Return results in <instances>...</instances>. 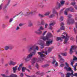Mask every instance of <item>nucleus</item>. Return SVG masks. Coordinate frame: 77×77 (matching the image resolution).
<instances>
[{"mask_svg": "<svg viewBox=\"0 0 77 77\" xmlns=\"http://www.w3.org/2000/svg\"><path fill=\"white\" fill-rule=\"evenodd\" d=\"M66 66L64 67V69H66L67 71H69L70 72H72L71 73H69V72H67L66 75V77H70V75L71 77H72V75L74 74V72H73V71L71 69V68L70 67H69V66L68 65V64L67 63H65Z\"/></svg>", "mask_w": 77, "mask_h": 77, "instance_id": "f257e3e1", "label": "nucleus"}, {"mask_svg": "<svg viewBox=\"0 0 77 77\" xmlns=\"http://www.w3.org/2000/svg\"><path fill=\"white\" fill-rule=\"evenodd\" d=\"M34 51L32 52V54H29L27 55V56H25L23 58V60H25L26 63L30 61V60L32 58V57L33 55H35L36 53V50H34Z\"/></svg>", "mask_w": 77, "mask_h": 77, "instance_id": "f03ea898", "label": "nucleus"}, {"mask_svg": "<svg viewBox=\"0 0 77 77\" xmlns=\"http://www.w3.org/2000/svg\"><path fill=\"white\" fill-rule=\"evenodd\" d=\"M66 37H65V36L63 35V37H57V38L56 40L58 41L60 40L61 42H62V38H63V39H65L64 44H66L68 41L69 40V36H68L67 34L66 35Z\"/></svg>", "mask_w": 77, "mask_h": 77, "instance_id": "7ed1b4c3", "label": "nucleus"}, {"mask_svg": "<svg viewBox=\"0 0 77 77\" xmlns=\"http://www.w3.org/2000/svg\"><path fill=\"white\" fill-rule=\"evenodd\" d=\"M52 36L51 33L49 32L47 34L46 36H41L40 38L43 39V41H48L49 40V38H51Z\"/></svg>", "mask_w": 77, "mask_h": 77, "instance_id": "20e7f679", "label": "nucleus"}, {"mask_svg": "<svg viewBox=\"0 0 77 77\" xmlns=\"http://www.w3.org/2000/svg\"><path fill=\"white\" fill-rule=\"evenodd\" d=\"M60 3L57 2L56 4V6H55V9H56L58 10L60 9V7H61V5H64L65 2L64 1H60Z\"/></svg>", "mask_w": 77, "mask_h": 77, "instance_id": "39448f33", "label": "nucleus"}, {"mask_svg": "<svg viewBox=\"0 0 77 77\" xmlns=\"http://www.w3.org/2000/svg\"><path fill=\"white\" fill-rule=\"evenodd\" d=\"M71 17H72L71 15H70L68 16V17L69 18V19L67 20V24H73V23H74L75 22L74 19H69Z\"/></svg>", "mask_w": 77, "mask_h": 77, "instance_id": "423d86ee", "label": "nucleus"}, {"mask_svg": "<svg viewBox=\"0 0 77 77\" xmlns=\"http://www.w3.org/2000/svg\"><path fill=\"white\" fill-rule=\"evenodd\" d=\"M70 11L72 12H75V11H74V9H73V8L72 7H70V8H67L64 11V14L65 15H68V13H67V12L68 11Z\"/></svg>", "mask_w": 77, "mask_h": 77, "instance_id": "0eeeda50", "label": "nucleus"}, {"mask_svg": "<svg viewBox=\"0 0 77 77\" xmlns=\"http://www.w3.org/2000/svg\"><path fill=\"white\" fill-rule=\"evenodd\" d=\"M77 48V46H72L71 47L70 49V54H72V53H73V51H72V50H75V49Z\"/></svg>", "mask_w": 77, "mask_h": 77, "instance_id": "6e6552de", "label": "nucleus"}, {"mask_svg": "<svg viewBox=\"0 0 77 77\" xmlns=\"http://www.w3.org/2000/svg\"><path fill=\"white\" fill-rule=\"evenodd\" d=\"M60 25L61 26V27L60 28V29L57 30V32L59 33L60 32L61 30H65V26H64V23H62Z\"/></svg>", "mask_w": 77, "mask_h": 77, "instance_id": "1a4fd4ad", "label": "nucleus"}, {"mask_svg": "<svg viewBox=\"0 0 77 77\" xmlns=\"http://www.w3.org/2000/svg\"><path fill=\"white\" fill-rule=\"evenodd\" d=\"M10 1H11V0H9L8 2L4 6L3 9L4 11H6V9L7 8V7H8L9 5V3H10Z\"/></svg>", "mask_w": 77, "mask_h": 77, "instance_id": "9d476101", "label": "nucleus"}, {"mask_svg": "<svg viewBox=\"0 0 77 77\" xmlns=\"http://www.w3.org/2000/svg\"><path fill=\"white\" fill-rule=\"evenodd\" d=\"M34 50H35V46H32V47H30L28 49V50L29 52H31L32 50L33 51H34Z\"/></svg>", "mask_w": 77, "mask_h": 77, "instance_id": "9b49d317", "label": "nucleus"}, {"mask_svg": "<svg viewBox=\"0 0 77 77\" xmlns=\"http://www.w3.org/2000/svg\"><path fill=\"white\" fill-rule=\"evenodd\" d=\"M40 45H41V46H42V47H40L42 49L44 48V46L45 45V43L44 42V41H42L41 42Z\"/></svg>", "mask_w": 77, "mask_h": 77, "instance_id": "f8f14e48", "label": "nucleus"}, {"mask_svg": "<svg viewBox=\"0 0 77 77\" xmlns=\"http://www.w3.org/2000/svg\"><path fill=\"white\" fill-rule=\"evenodd\" d=\"M30 14H31V15H33V12L32 11L30 12L29 13L27 12L24 15L26 17V16H28V15H29Z\"/></svg>", "mask_w": 77, "mask_h": 77, "instance_id": "ddd939ff", "label": "nucleus"}, {"mask_svg": "<svg viewBox=\"0 0 77 77\" xmlns=\"http://www.w3.org/2000/svg\"><path fill=\"white\" fill-rule=\"evenodd\" d=\"M52 42H53V41H47L46 42V45H47V46H49V45H50V44H52Z\"/></svg>", "mask_w": 77, "mask_h": 77, "instance_id": "4468645a", "label": "nucleus"}, {"mask_svg": "<svg viewBox=\"0 0 77 77\" xmlns=\"http://www.w3.org/2000/svg\"><path fill=\"white\" fill-rule=\"evenodd\" d=\"M43 53H44V52H38V55H40V57H44V54H43Z\"/></svg>", "mask_w": 77, "mask_h": 77, "instance_id": "2eb2a0df", "label": "nucleus"}, {"mask_svg": "<svg viewBox=\"0 0 77 77\" xmlns=\"http://www.w3.org/2000/svg\"><path fill=\"white\" fill-rule=\"evenodd\" d=\"M36 59H37L35 58H34L32 59L31 62V63H32V65H33L34 63H35V62H36Z\"/></svg>", "mask_w": 77, "mask_h": 77, "instance_id": "dca6fc26", "label": "nucleus"}, {"mask_svg": "<svg viewBox=\"0 0 77 77\" xmlns=\"http://www.w3.org/2000/svg\"><path fill=\"white\" fill-rule=\"evenodd\" d=\"M55 62H56V63L55 64V66H58V64H57V62H56V60H54V59L53 60V62H52V64H54Z\"/></svg>", "mask_w": 77, "mask_h": 77, "instance_id": "f3484780", "label": "nucleus"}, {"mask_svg": "<svg viewBox=\"0 0 77 77\" xmlns=\"http://www.w3.org/2000/svg\"><path fill=\"white\" fill-rule=\"evenodd\" d=\"M52 14H54V15H55V14H56V15L57 16L58 13H57V12L55 10V9H53Z\"/></svg>", "mask_w": 77, "mask_h": 77, "instance_id": "a211bd4d", "label": "nucleus"}, {"mask_svg": "<svg viewBox=\"0 0 77 77\" xmlns=\"http://www.w3.org/2000/svg\"><path fill=\"white\" fill-rule=\"evenodd\" d=\"M16 64H17V63L14 62L12 61H11L9 63V65H16Z\"/></svg>", "mask_w": 77, "mask_h": 77, "instance_id": "6ab92c4d", "label": "nucleus"}, {"mask_svg": "<svg viewBox=\"0 0 77 77\" xmlns=\"http://www.w3.org/2000/svg\"><path fill=\"white\" fill-rule=\"evenodd\" d=\"M35 33H36V34H37V35H40L42 34V32L40 31L39 32L35 31Z\"/></svg>", "mask_w": 77, "mask_h": 77, "instance_id": "aec40b11", "label": "nucleus"}, {"mask_svg": "<svg viewBox=\"0 0 77 77\" xmlns=\"http://www.w3.org/2000/svg\"><path fill=\"white\" fill-rule=\"evenodd\" d=\"M36 74V75H41V76H43V74L41 73H40V72L39 71H38L35 73Z\"/></svg>", "mask_w": 77, "mask_h": 77, "instance_id": "412c9836", "label": "nucleus"}, {"mask_svg": "<svg viewBox=\"0 0 77 77\" xmlns=\"http://www.w3.org/2000/svg\"><path fill=\"white\" fill-rule=\"evenodd\" d=\"M44 28H43L42 26H41L40 27L39 29L37 30V31H41V30H44Z\"/></svg>", "mask_w": 77, "mask_h": 77, "instance_id": "4be33fe9", "label": "nucleus"}, {"mask_svg": "<svg viewBox=\"0 0 77 77\" xmlns=\"http://www.w3.org/2000/svg\"><path fill=\"white\" fill-rule=\"evenodd\" d=\"M61 55H62V56H66L68 55V54H67V53L66 52L61 53Z\"/></svg>", "mask_w": 77, "mask_h": 77, "instance_id": "5701e85b", "label": "nucleus"}, {"mask_svg": "<svg viewBox=\"0 0 77 77\" xmlns=\"http://www.w3.org/2000/svg\"><path fill=\"white\" fill-rule=\"evenodd\" d=\"M9 50H12L14 48V46L11 45H8Z\"/></svg>", "mask_w": 77, "mask_h": 77, "instance_id": "b1692460", "label": "nucleus"}, {"mask_svg": "<svg viewBox=\"0 0 77 77\" xmlns=\"http://www.w3.org/2000/svg\"><path fill=\"white\" fill-rule=\"evenodd\" d=\"M41 24L43 26H44V24H45V22L42 19L41 20Z\"/></svg>", "mask_w": 77, "mask_h": 77, "instance_id": "393cba45", "label": "nucleus"}, {"mask_svg": "<svg viewBox=\"0 0 77 77\" xmlns=\"http://www.w3.org/2000/svg\"><path fill=\"white\" fill-rule=\"evenodd\" d=\"M58 57L59 58H60V63H62V60H63V59L62 58V57H61V56H60V55H59Z\"/></svg>", "mask_w": 77, "mask_h": 77, "instance_id": "a878e982", "label": "nucleus"}, {"mask_svg": "<svg viewBox=\"0 0 77 77\" xmlns=\"http://www.w3.org/2000/svg\"><path fill=\"white\" fill-rule=\"evenodd\" d=\"M49 66V65L48 64H45V65H42V67H43V68H46V67L48 66Z\"/></svg>", "mask_w": 77, "mask_h": 77, "instance_id": "bb28decb", "label": "nucleus"}, {"mask_svg": "<svg viewBox=\"0 0 77 77\" xmlns=\"http://www.w3.org/2000/svg\"><path fill=\"white\" fill-rule=\"evenodd\" d=\"M38 16L40 18H44L45 17V16L43 15V14H39Z\"/></svg>", "mask_w": 77, "mask_h": 77, "instance_id": "cd10ccee", "label": "nucleus"}, {"mask_svg": "<svg viewBox=\"0 0 77 77\" xmlns=\"http://www.w3.org/2000/svg\"><path fill=\"white\" fill-rule=\"evenodd\" d=\"M5 50H8L9 49V46H6L4 48Z\"/></svg>", "mask_w": 77, "mask_h": 77, "instance_id": "c85d7f7f", "label": "nucleus"}, {"mask_svg": "<svg viewBox=\"0 0 77 77\" xmlns=\"http://www.w3.org/2000/svg\"><path fill=\"white\" fill-rule=\"evenodd\" d=\"M55 17V14H51L50 16H49V18H53V17Z\"/></svg>", "mask_w": 77, "mask_h": 77, "instance_id": "c756f323", "label": "nucleus"}, {"mask_svg": "<svg viewBox=\"0 0 77 77\" xmlns=\"http://www.w3.org/2000/svg\"><path fill=\"white\" fill-rule=\"evenodd\" d=\"M10 77H17V75L12 74L10 76Z\"/></svg>", "mask_w": 77, "mask_h": 77, "instance_id": "7c9ffc66", "label": "nucleus"}, {"mask_svg": "<svg viewBox=\"0 0 77 77\" xmlns=\"http://www.w3.org/2000/svg\"><path fill=\"white\" fill-rule=\"evenodd\" d=\"M26 70V68L23 67L22 68V72H25V70Z\"/></svg>", "mask_w": 77, "mask_h": 77, "instance_id": "2f4dec72", "label": "nucleus"}, {"mask_svg": "<svg viewBox=\"0 0 77 77\" xmlns=\"http://www.w3.org/2000/svg\"><path fill=\"white\" fill-rule=\"evenodd\" d=\"M38 60L41 62H42L43 60H44V59L42 58H39L38 59Z\"/></svg>", "mask_w": 77, "mask_h": 77, "instance_id": "473e14b6", "label": "nucleus"}, {"mask_svg": "<svg viewBox=\"0 0 77 77\" xmlns=\"http://www.w3.org/2000/svg\"><path fill=\"white\" fill-rule=\"evenodd\" d=\"M17 68H15L14 67H13V70L14 71V73H15V72H16V71H17Z\"/></svg>", "mask_w": 77, "mask_h": 77, "instance_id": "72a5a7b5", "label": "nucleus"}, {"mask_svg": "<svg viewBox=\"0 0 77 77\" xmlns=\"http://www.w3.org/2000/svg\"><path fill=\"white\" fill-rule=\"evenodd\" d=\"M52 50V48H49L48 49V53H50V52Z\"/></svg>", "mask_w": 77, "mask_h": 77, "instance_id": "f704fd0d", "label": "nucleus"}, {"mask_svg": "<svg viewBox=\"0 0 77 77\" xmlns=\"http://www.w3.org/2000/svg\"><path fill=\"white\" fill-rule=\"evenodd\" d=\"M50 14V12H47L44 14V15H45V16H47L48 15H49Z\"/></svg>", "mask_w": 77, "mask_h": 77, "instance_id": "c9c22d12", "label": "nucleus"}, {"mask_svg": "<svg viewBox=\"0 0 77 77\" xmlns=\"http://www.w3.org/2000/svg\"><path fill=\"white\" fill-rule=\"evenodd\" d=\"M73 60H76L77 61V58L75 56H73Z\"/></svg>", "mask_w": 77, "mask_h": 77, "instance_id": "e433bc0d", "label": "nucleus"}, {"mask_svg": "<svg viewBox=\"0 0 77 77\" xmlns=\"http://www.w3.org/2000/svg\"><path fill=\"white\" fill-rule=\"evenodd\" d=\"M71 63L70 64V65H72V66H73V64L74 63V60H72L71 61Z\"/></svg>", "mask_w": 77, "mask_h": 77, "instance_id": "4c0bfd02", "label": "nucleus"}, {"mask_svg": "<svg viewBox=\"0 0 77 77\" xmlns=\"http://www.w3.org/2000/svg\"><path fill=\"white\" fill-rule=\"evenodd\" d=\"M72 77H73V76L77 77V73H75L74 74L73 73V74H72Z\"/></svg>", "mask_w": 77, "mask_h": 77, "instance_id": "58836bf2", "label": "nucleus"}, {"mask_svg": "<svg viewBox=\"0 0 77 77\" xmlns=\"http://www.w3.org/2000/svg\"><path fill=\"white\" fill-rule=\"evenodd\" d=\"M22 41H27V39L26 38H23L22 39Z\"/></svg>", "mask_w": 77, "mask_h": 77, "instance_id": "ea45409f", "label": "nucleus"}, {"mask_svg": "<svg viewBox=\"0 0 77 77\" xmlns=\"http://www.w3.org/2000/svg\"><path fill=\"white\" fill-rule=\"evenodd\" d=\"M71 5H72L73 6H74L75 5V2H72L71 3Z\"/></svg>", "mask_w": 77, "mask_h": 77, "instance_id": "a19ab883", "label": "nucleus"}, {"mask_svg": "<svg viewBox=\"0 0 77 77\" xmlns=\"http://www.w3.org/2000/svg\"><path fill=\"white\" fill-rule=\"evenodd\" d=\"M60 19L61 21H62L63 20V17L62 16H61L60 18Z\"/></svg>", "mask_w": 77, "mask_h": 77, "instance_id": "79ce46f5", "label": "nucleus"}, {"mask_svg": "<svg viewBox=\"0 0 77 77\" xmlns=\"http://www.w3.org/2000/svg\"><path fill=\"white\" fill-rule=\"evenodd\" d=\"M63 66H64V64L61 63L60 64V67H61L62 68V67H63Z\"/></svg>", "mask_w": 77, "mask_h": 77, "instance_id": "37998d69", "label": "nucleus"}, {"mask_svg": "<svg viewBox=\"0 0 77 77\" xmlns=\"http://www.w3.org/2000/svg\"><path fill=\"white\" fill-rule=\"evenodd\" d=\"M2 6H3V4H2L0 5V11L3 8Z\"/></svg>", "mask_w": 77, "mask_h": 77, "instance_id": "c03bdc74", "label": "nucleus"}, {"mask_svg": "<svg viewBox=\"0 0 77 77\" xmlns=\"http://www.w3.org/2000/svg\"><path fill=\"white\" fill-rule=\"evenodd\" d=\"M35 66L38 69V68H39V65H38V64L37 63H36Z\"/></svg>", "mask_w": 77, "mask_h": 77, "instance_id": "a18cd8bd", "label": "nucleus"}, {"mask_svg": "<svg viewBox=\"0 0 77 77\" xmlns=\"http://www.w3.org/2000/svg\"><path fill=\"white\" fill-rule=\"evenodd\" d=\"M33 26V24L32 23H29L28 25V26L29 27H31V26Z\"/></svg>", "mask_w": 77, "mask_h": 77, "instance_id": "49530a36", "label": "nucleus"}, {"mask_svg": "<svg viewBox=\"0 0 77 77\" xmlns=\"http://www.w3.org/2000/svg\"><path fill=\"white\" fill-rule=\"evenodd\" d=\"M48 26V24H47V23H45V29H47Z\"/></svg>", "mask_w": 77, "mask_h": 77, "instance_id": "de8ad7c7", "label": "nucleus"}, {"mask_svg": "<svg viewBox=\"0 0 77 77\" xmlns=\"http://www.w3.org/2000/svg\"><path fill=\"white\" fill-rule=\"evenodd\" d=\"M74 31L75 33V34H76V33H77V30H76L75 29V28H74Z\"/></svg>", "mask_w": 77, "mask_h": 77, "instance_id": "09e8293b", "label": "nucleus"}, {"mask_svg": "<svg viewBox=\"0 0 77 77\" xmlns=\"http://www.w3.org/2000/svg\"><path fill=\"white\" fill-rule=\"evenodd\" d=\"M23 76H24V73L23 72L21 73L20 75V77H23Z\"/></svg>", "mask_w": 77, "mask_h": 77, "instance_id": "8fccbe9b", "label": "nucleus"}, {"mask_svg": "<svg viewBox=\"0 0 77 77\" xmlns=\"http://www.w3.org/2000/svg\"><path fill=\"white\" fill-rule=\"evenodd\" d=\"M21 12H22V11H21L20 13H19V14H17L16 15H15V16H14V17L13 18H15V17H16V16H18V15H20V14H21Z\"/></svg>", "mask_w": 77, "mask_h": 77, "instance_id": "3c124183", "label": "nucleus"}, {"mask_svg": "<svg viewBox=\"0 0 77 77\" xmlns=\"http://www.w3.org/2000/svg\"><path fill=\"white\" fill-rule=\"evenodd\" d=\"M21 69V68L20 67H19L17 69L18 71H20Z\"/></svg>", "mask_w": 77, "mask_h": 77, "instance_id": "603ef678", "label": "nucleus"}, {"mask_svg": "<svg viewBox=\"0 0 77 77\" xmlns=\"http://www.w3.org/2000/svg\"><path fill=\"white\" fill-rule=\"evenodd\" d=\"M20 28L19 26H17L16 28V30H20Z\"/></svg>", "mask_w": 77, "mask_h": 77, "instance_id": "864d4df0", "label": "nucleus"}, {"mask_svg": "<svg viewBox=\"0 0 77 77\" xmlns=\"http://www.w3.org/2000/svg\"><path fill=\"white\" fill-rule=\"evenodd\" d=\"M23 24L22 23H20L19 24V26L20 27H21L23 26Z\"/></svg>", "mask_w": 77, "mask_h": 77, "instance_id": "5fc2aeb1", "label": "nucleus"}, {"mask_svg": "<svg viewBox=\"0 0 77 77\" xmlns=\"http://www.w3.org/2000/svg\"><path fill=\"white\" fill-rule=\"evenodd\" d=\"M35 50H39V49L38 48V47L36 46L35 48Z\"/></svg>", "mask_w": 77, "mask_h": 77, "instance_id": "6e6d98bb", "label": "nucleus"}, {"mask_svg": "<svg viewBox=\"0 0 77 77\" xmlns=\"http://www.w3.org/2000/svg\"><path fill=\"white\" fill-rule=\"evenodd\" d=\"M74 70L75 71L77 70V69L76 68V66H75L74 67Z\"/></svg>", "mask_w": 77, "mask_h": 77, "instance_id": "4d7b16f0", "label": "nucleus"}, {"mask_svg": "<svg viewBox=\"0 0 77 77\" xmlns=\"http://www.w3.org/2000/svg\"><path fill=\"white\" fill-rule=\"evenodd\" d=\"M12 21H13V19L11 18L9 22L11 23V22H12Z\"/></svg>", "mask_w": 77, "mask_h": 77, "instance_id": "13d9d810", "label": "nucleus"}, {"mask_svg": "<svg viewBox=\"0 0 77 77\" xmlns=\"http://www.w3.org/2000/svg\"><path fill=\"white\" fill-rule=\"evenodd\" d=\"M49 29L50 30H52L53 29V27H52L51 26H50L49 28Z\"/></svg>", "mask_w": 77, "mask_h": 77, "instance_id": "bf43d9fd", "label": "nucleus"}, {"mask_svg": "<svg viewBox=\"0 0 77 77\" xmlns=\"http://www.w3.org/2000/svg\"><path fill=\"white\" fill-rule=\"evenodd\" d=\"M22 66H23V64L22 63L21 64H20L19 65V67H20V68H21V67H22Z\"/></svg>", "mask_w": 77, "mask_h": 77, "instance_id": "052dcab7", "label": "nucleus"}, {"mask_svg": "<svg viewBox=\"0 0 77 77\" xmlns=\"http://www.w3.org/2000/svg\"><path fill=\"white\" fill-rule=\"evenodd\" d=\"M5 18L6 19H8V18H9V16H5Z\"/></svg>", "mask_w": 77, "mask_h": 77, "instance_id": "680f3d73", "label": "nucleus"}, {"mask_svg": "<svg viewBox=\"0 0 77 77\" xmlns=\"http://www.w3.org/2000/svg\"><path fill=\"white\" fill-rule=\"evenodd\" d=\"M47 32V31H45L43 34V36H44V35H45V33H46V32Z\"/></svg>", "mask_w": 77, "mask_h": 77, "instance_id": "e2e57ef3", "label": "nucleus"}, {"mask_svg": "<svg viewBox=\"0 0 77 77\" xmlns=\"http://www.w3.org/2000/svg\"><path fill=\"white\" fill-rule=\"evenodd\" d=\"M1 61L2 62H3V61H4V59L3 58H2Z\"/></svg>", "mask_w": 77, "mask_h": 77, "instance_id": "0e129e2a", "label": "nucleus"}, {"mask_svg": "<svg viewBox=\"0 0 77 77\" xmlns=\"http://www.w3.org/2000/svg\"><path fill=\"white\" fill-rule=\"evenodd\" d=\"M54 25V23H52L50 24V26H53Z\"/></svg>", "mask_w": 77, "mask_h": 77, "instance_id": "69168bd1", "label": "nucleus"}, {"mask_svg": "<svg viewBox=\"0 0 77 77\" xmlns=\"http://www.w3.org/2000/svg\"><path fill=\"white\" fill-rule=\"evenodd\" d=\"M75 8L76 10H77V5L75 6Z\"/></svg>", "mask_w": 77, "mask_h": 77, "instance_id": "338daca9", "label": "nucleus"}, {"mask_svg": "<svg viewBox=\"0 0 77 77\" xmlns=\"http://www.w3.org/2000/svg\"><path fill=\"white\" fill-rule=\"evenodd\" d=\"M26 76V77H31L29 75H26V74H25Z\"/></svg>", "mask_w": 77, "mask_h": 77, "instance_id": "774afa93", "label": "nucleus"}]
</instances>
